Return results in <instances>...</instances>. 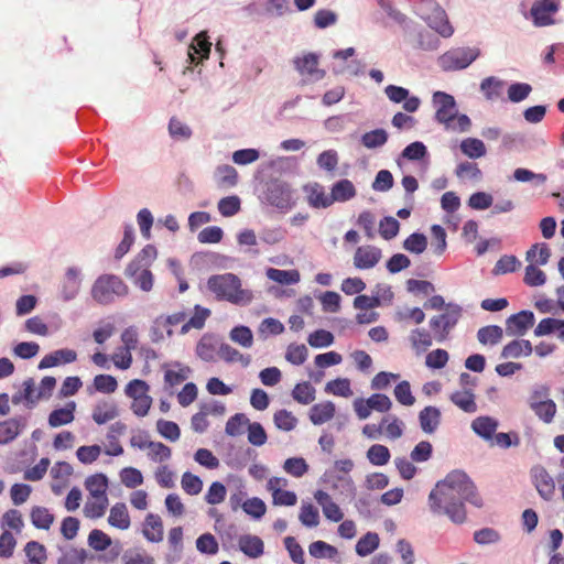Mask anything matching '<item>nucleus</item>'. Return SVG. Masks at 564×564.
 Instances as JSON below:
<instances>
[{
	"mask_svg": "<svg viewBox=\"0 0 564 564\" xmlns=\"http://www.w3.org/2000/svg\"><path fill=\"white\" fill-rule=\"evenodd\" d=\"M118 416L117 406L112 403H99L93 411V420L97 424H105Z\"/></svg>",
	"mask_w": 564,
	"mask_h": 564,
	"instance_id": "3c124183",
	"label": "nucleus"
},
{
	"mask_svg": "<svg viewBox=\"0 0 564 564\" xmlns=\"http://www.w3.org/2000/svg\"><path fill=\"white\" fill-rule=\"evenodd\" d=\"M210 315V310L200 305H195L194 315L186 321L181 327V334H187L192 328L202 329L205 325L206 319Z\"/></svg>",
	"mask_w": 564,
	"mask_h": 564,
	"instance_id": "e433bc0d",
	"label": "nucleus"
},
{
	"mask_svg": "<svg viewBox=\"0 0 564 564\" xmlns=\"http://www.w3.org/2000/svg\"><path fill=\"white\" fill-rule=\"evenodd\" d=\"M108 523L119 530L130 528L131 520L126 503L117 502L110 508Z\"/></svg>",
	"mask_w": 564,
	"mask_h": 564,
	"instance_id": "a878e982",
	"label": "nucleus"
},
{
	"mask_svg": "<svg viewBox=\"0 0 564 564\" xmlns=\"http://www.w3.org/2000/svg\"><path fill=\"white\" fill-rule=\"evenodd\" d=\"M214 177L217 185L221 187H232L238 182V173L236 169L228 164L217 166Z\"/></svg>",
	"mask_w": 564,
	"mask_h": 564,
	"instance_id": "4c0bfd02",
	"label": "nucleus"
},
{
	"mask_svg": "<svg viewBox=\"0 0 564 564\" xmlns=\"http://www.w3.org/2000/svg\"><path fill=\"white\" fill-rule=\"evenodd\" d=\"M61 556L57 564H85L87 552L84 549H76L73 546H58Z\"/></svg>",
	"mask_w": 564,
	"mask_h": 564,
	"instance_id": "c9c22d12",
	"label": "nucleus"
},
{
	"mask_svg": "<svg viewBox=\"0 0 564 564\" xmlns=\"http://www.w3.org/2000/svg\"><path fill=\"white\" fill-rule=\"evenodd\" d=\"M26 426V417L18 416L0 422V444L14 441Z\"/></svg>",
	"mask_w": 564,
	"mask_h": 564,
	"instance_id": "f3484780",
	"label": "nucleus"
},
{
	"mask_svg": "<svg viewBox=\"0 0 564 564\" xmlns=\"http://www.w3.org/2000/svg\"><path fill=\"white\" fill-rule=\"evenodd\" d=\"M171 552L166 554L165 561L167 564H175L181 560L183 551V529L181 527L172 528L167 536Z\"/></svg>",
	"mask_w": 564,
	"mask_h": 564,
	"instance_id": "b1692460",
	"label": "nucleus"
},
{
	"mask_svg": "<svg viewBox=\"0 0 564 564\" xmlns=\"http://www.w3.org/2000/svg\"><path fill=\"white\" fill-rule=\"evenodd\" d=\"M379 543L380 539L376 532H367L357 542L356 553L362 557L368 556L378 549Z\"/></svg>",
	"mask_w": 564,
	"mask_h": 564,
	"instance_id": "49530a36",
	"label": "nucleus"
},
{
	"mask_svg": "<svg viewBox=\"0 0 564 564\" xmlns=\"http://www.w3.org/2000/svg\"><path fill=\"white\" fill-rule=\"evenodd\" d=\"M109 505L108 498L89 497L84 506V514L89 519L101 518Z\"/></svg>",
	"mask_w": 564,
	"mask_h": 564,
	"instance_id": "c03bdc74",
	"label": "nucleus"
},
{
	"mask_svg": "<svg viewBox=\"0 0 564 564\" xmlns=\"http://www.w3.org/2000/svg\"><path fill=\"white\" fill-rule=\"evenodd\" d=\"M388 141V133L384 129H375L361 135V143L367 149H377Z\"/></svg>",
	"mask_w": 564,
	"mask_h": 564,
	"instance_id": "6e6d98bb",
	"label": "nucleus"
},
{
	"mask_svg": "<svg viewBox=\"0 0 564 564\" xmlns=\"http://www.w3.org/2000/svg\"><path fill=\"white\" fill-rule=\"evenodd\" d=\"M391 457L387 446L373 444L367 451V458L373 466H383L389 463Z\"/></svg>",
	"mask_w": 564,
	"mask_h": 564,
	"instance_id": "603ef678",
	"label": "nucleus"
},
{
	"mask_svg": "<svg viewBox=\"0 0 564 564\" xmlns=\"http://www.w3.org/2000/svg\"><path fill=\"white\" fill-rule=\"evenodd\" d=\"M85 487L93 498H108V478L104 474H95L89 476L85 480Z\"/></svg>",
	"mask_w": 564,
	"mask_h": 564,
	"instance_id": "c756f323",
	"label": "nucleus"
},
{
	"mask_svg": "<svg viewBox=\"0 0 564 564\" xmlns=\"http://www.w3.org/2000/svg\"><path fill=\"white\" fill-rule=\"evenodd\" d=\"M142 533L149 542H161L163 540V522L160 516L149 513L145 517Z\"/></svg>",
	"mask_w": 564,
	"mask_h": 564,
	"instance_id": "4be33fe9",
	"label": "nucleus"
},
{
	"mask_svg": "<svg viewBox=\"0 0 564 564\" xmlns=\"http://www.w3.org/2000/svg\"><path fill=\"white\" fill-rule=\"evenodd\" d=\"M75 409L76 403L69 401L64 408L53 410L48 415V425L51 427H58L73 422Z\"/></svg>",
	"mask_w": 564,
	"mask_h": 564,
	"instance_id": "cd10ccee",
	"label": "nucleus"
},
{
	"mask_svg": "<svg viewBox=\"0 0 564 564\" xmlns=\"http://www.w3.org/2000/svg\"><path fill=\"white\" fill-rule=\"evenodd\" d=\"M432 101L436 109L435 120L444 124L446 130L469 131L471 121L467 115H458L457 104L452 95L435 91Z\"/></svg>",
	"mask_w": 564,
	"mask_h": 564,
	"instance_id": "7ed1b4c3",
	"label": "nucleus"
},
{
	"mask_svg": "<svg viewBox=\"0 0 564 564\" xmlns=\"http://www.w3.org/2000/svg\"><path fill=\"white\" fill-rule=\"evenodd\" d=\"M196 549L202 554L215 555L218 553L219 545L212 533H204L197 538Z\"/></svg>",
	"mask_w": 564,
	"mask_h": 564,
	"instance_id": "e2e57ef3",
	"label": "nucleus"
},
{
	"mask_svg": "<svg viewBox=\"0 0 564 564\" xmlns=\"http://www.w3.org/2000/svg\"><path fill=\"white\" fill-rule=\"evenodd\" d=\"M308 553L315 558L335 560L338 555V550L324 541H315L310 544Z\"/></svg>",
	"mask_w": 564,
	"mask_h": 564,
	"instance_id": "8fccbe9b",
	"label": "nucleus"
},
{
	"mask_svg": "<svg viewBox=\"0 0 564 564\" xmlns=\"http://www.w3.org/2000/svg\"><path fill=\"white\" fill-rule=\"evenodd\" d=\"M77 352L73 349L63 348L54 350L51 354L45 355L40 361L39 369H47L61 365L72 364L76 361Z\"/></svg>",
	"mask_w": 564,
	"mask_h": 564,
	"instance_id": "dca6fc26",
	"label": "nucleus"
},
{
	"mask_svg": "<svg viewBox=\"0 0 564 564\" xmlns=\"http://www.w3.org/2000/svg\"><path fill=\"white\" fill-rule=\"evenodd\" d=\"M299 519L307 528H315L319 524L318 510L312 503H302Z\"/></svg>",
	"mask_w": 564,
	"mask_h": 564,
	"instance_id": "0e129e2a",
	"label": "nucleus"
},
{
	"mask_svg": "<svg viewBox=\"0 0 564 564\" xmlns=\"http://www.w3.org/2000/svg\"><path fill=\"white\" fill-rule=\"evenodd\" d=\"M521 262L516 256L505 254L495 264L492 273L496 275L514 272Z\"/></svg>",
	"mask_w": 564,
	"mask_h": 564,
	"instance_id": "69168bd1",
	"label": "nucleus"
},
{
	"mask_svg": "<svg viewBox=\"0 0 564 564\" xmlns=\"http://www.w3.org/2000/svg\"><path fill=\"white\" fill-rule=\"evenodd\" d=\"M451 401L466 413H475L477 411L475 395L470 390L452 393Z\"/></svg>",
	"mask_w": 564,
	"mask_h": 564,
	"instance_id": "58836bf2",
	"label": "nucleus"
},
{
	"mask_svg": "<svg viewBox=\"0 0 564 564\" xmlns=\"http://www.w3.org/2000/svg\"><path fill=\"white\" fill-rule=\"evenodd\" d=\"M169 133L174 140L186 141L192 137V129L180 119L173 117L169 122Z\"/></svg>",
	"mask_w": 564,
	"mask_h": 564,
	"instance_id": "bf43d9fd",
	"label": "nucleus"
},
{
	"mask_svg": "<svg viewBox=\"0 0 564 564\" xmlns=\"http://www.w3.org/2000/svg\"><path fill=\"white\" fill-rule=\"evenodd\" d=\"M460 151L469 159H479L486 155L485 143L476 138H466L460 142Z\"/></svg>",
	"mask_w": 564,
	"mask_h": 564,
	"instance_id": "79ce46f5",
	"label": "nucleus"
},
{
	"mask_svg": "<svg viewBox=\"0 0 564 564\" xmlns=\"http://www.w3.org/2000/svg\"><path fill=\"white\" fill-rule=\"evenodd\" d=\"M156 431L162 437L170 442H176L181 436V430L173 421H166L163 419L158 420Z\"/></svg>",
	"mask_w": 564,
	"mask_h": 564,
	"instance_id": "680f3d73",
	"label": "nucleus"
},
{
	"mask_svg": "<svg viewBox=\"0 0 564 564\" xmlns=\"http://www.w3.org/2000/svg\"><path fill=\"white\" fill-rule=\"evenodd\" d=\"M455 175L462 180H479L481 177V171L476 163L465 161L460 162L455 169Z\"/></svg>",
	"mask_w": 564,
	"mask_h": 564,
	"instance_id": "338daca9",
	"label": "nucleus"
},
{
	"mask_svg": "<svg viewBox=\"0 0 564 564\" xmlns=\"http://www.w3.org/2000/svg\"><path fill=\"white\" fill-rule=\"evenodd\" d=\"M356 196V188L351 181L344 178L336 182L332 187L330 199L335 202H347Z\"/></svg>",
	"mask_w": 564,
	"mask_h": 564,
	"instance_id": "7c9ffc66",
	"label": "nucleus"
},
{
	"mask_svg": "<svg viewBox=\"0 0 564 564\" xmlns=\"http://www.w3.org/2000/svg\"><path fill=\"white\" fill-rule=\"evenodd\" d=\"M259 198L261 203L274 207L281 213L291 210L297 203L296 193L291 184L280 178L265 182Z\"/></svg>",
	"mask_w": 564,
	"mask_h": 564,
	"instance_id": "39448f33",
	"label": "nucleus"
},
{
	"mask_svg": "<svg viewBox=\"0 0 564 564\" xmlns=\"http://www.w3.org/2000/svg\"><path fill=\"white\" fill-rule=\"evenodd\" d=\"M24 552L29 564H44L47 557L45 546L36 541L28 542L24 546Z\"/></svg>",
	"mask_w": 564,
	"mask_h": 564,
	"instance_id": "4d7b16f0",
	"label": "nucleus"
},
{
	"mask_svg": "<svg viewBox=\"0 0 564 564\" xmlns=\"http://www.w3.org/2000/svg\"><path fill=\"white\" fill-rule=\"evenodd\" d=\"M427 247V239L423 234H411L403 242V248L412 253L421 254Z\"/></svg>",
	"mask_w": 564,
	"mask_h": 564,
	"instance_id": "774afa93",
	"label": "nucleus"
},
{
	"mask_svg": "<svg viewBox=\"0 0 564 564\" xmlns=\"http://www.w3.org/2000/svg\"><path fill=\"white\" fill-rule=\"evenodd\" d=\"M267 276L276 283L291 285L300 281V273L296 270H280L270 268L267 270Z\"/></svg>",
	"mask_w": 564,
	"mask_h": 564,
	"instance_id": "09e8293b",
	"label": "nucleus"
},
{
	"mask_svg": "<svg viewBox=\"0 0 564 564\" xmlns=\"http://www.w3.org/2000/svg\"><path fill=\"white\" fill-rule=\"evenodd\" d=\"M314 499L321 506L323 514L326 517V519L333 522H339L343 520L344 513L339 506L333 501L329 494L324 490H317L314 494Z\"/></svg>",
	"mask_w": 564,
	"mask_h": 564,
	"instance_id": "6ab92c4d",
	"label": "nucleus"
},
{
	"mask_svg": "<svg viewBox=\"0 0 564 564\" xmlns=\"http://www.w3.org/2000/svg\"><path fill=\"white\" fill-rule=\"evenodd\" d=\"M316 390L308 381L295 384L292 398L300 404H310L315 400Z\"/></svg>",
	"mask_w": 564,
	"mask_h": 564,
	"instance_id": "a18cd8bd",
	"label": "nucleus"
},
{
	"mask_svg": "<svg viewBox=\"0 0 564 564\" xmlns=\"http://www.w3.org/2000/svg\"><path fill=\"white\" fill-rule=\"evenodd\" d=\"M419 421L422 431L426 434H432L441 423V411L436 406H425L419 413Z\"/></svg>",
	"mask_w": 564,
	"mask_h": 564,
	"instance_id": "393cba45",
	"label": "nucleus"
},
{
	"mask_svg": "<svg viewBox=\"0 0 564 564\" xmlns=\"http://www.w3.org/2000/svg\"><path fill=\"white\" fill-rule=\"evenodd\" d=\"M530 408L545 423H551L556 413V404L551 399L531 401Z\"/></svg>",
	"mask_w": 564,
	"mask_h": 564,
	"instance_id": "473e14b6",
	"label": "nucleus"
},
{
	"mask_svg": "<svg viewBox=\"0 0 564 564\" xmlns=\"http://www.w3.org/2000/svg\"><path fill=\"white\" fill-rule=\"evenodd\" d=\"M207 286L218 300H225L236 305H247L253 299L252 292L242 289L240 279L234 273L212 275L207 281Z\"/></svg>",
	"mask_w": 564,
	"mask_h": 564,
	"instance_id": "f03ea898",
	"label": "nucleus"
},
{
	"mask_svg": "<svg viewBox=\"0 0 564 564\" xmlns=\"http://www.w3.org/2000/svg\"><path fill=\"white\" fill-rule=\"evenodd\" d=\"M273 422L276 429L284 432H290L296 427L299 421L292 412L282 409L274 413Z\"/></svg>",
	"mask_w": 564,
	"mask_h": 564,
	"instance_id": "5fc2aeb1",
	"label": "nucleus"
},
{
	"mask_svg": "<svg viewBox=\"0 0 564 564\" xmlns=\"http://www.w3.org/2000/svg\"><path fill=\"white\" fill-rule=\"evenodd\" d=\"M87 543L93 550L97 552L106 551L109 549L107 555L105 556L109 562L115 561L121 552V546L119 544L112 546L111 538L99 529H94L90 531Z\"/></svg>",
	"mask_w": 564,
	"mask_h": 564,
	"instance_id": "9d476101",
	"label": "nucleus"
},
{
	"mask_svg": "<svg viewBox=\"0 0 564 564\" xmlns=\"http://www.w3.org/2000/svg\"><path fill=\"white\" fill-rule=\"evenodd\" d=\"M173 335V329L165 321L164 315H160L154 318L152 325L150 327V338L152 343H160L164 340V338L171 337Z\"/></svg>",
	"mask_w": 564,
	"mask_h": 564,
	"instance_id": "37998d69",
	"label": "nucleus"
},
{
	"mask_svg": "<svg viewBox=\"0 0 564 564\" xmlns=\"http://www.w3.org/2000/svg\"><path fill=\"white\" fill-rule=\"evenodd\" d=\"M189 368L182 366L180 362L172 365V368L166 369L164 373V381L167 386L174 387L181 384L189 376Z\"/></svg>",
	"mask_w": 564,
	"mask_h": 564,
	"instance_id": "de8ad7c7",
	"label": "nucleus"
},
{
	"mask_svg": "<svg viewBox=\"0 0 564 564\" xmlns=\"http://www.w3.org/2000/svg\"><path fill=\"white\" fill-rule=\"evenodd\" d=\"M432 242L431 249L434 254L442 256L447 248V235L441 225H433L431 227Z\"/></svg>",
	"mask_w": 564,
	"mask_h": 564,
	"instance_id": "864d4df0",
	"label": "nucleus"
},
{
	"mask_svg": "<svg viewBox=\"0 0 564 564\" xmlns=\"http://www.w3.org/2000/svg\"><path fill=\"white\" fill-rule=\"evenodd\" d=\"M335 410L332 401L314 404L310 410V420L314 425H322L334 417Z\"/></svg>",
	"mask_w": 564,
	"mask_h": 564,
	"instance_id": "bb28decb",
	"label": "nucleus"
},
{
	"mask_svg": "<svg viewBox=\"0 0 564 564\" xmlns=\"http://www.w3.org/2000/svg\"><path fill=\"white\" fill-rule=\"evenodd\" d=\"M283 469L286 474L301 478L308 471V465L303 457H291L284 462Z\"/></svg>",
	"mask_w": 564,
	"mask_h": 564,
	"instance_id": "052dcab7",
	"label": "nucleus"
},
{
	"mask_svg": "<svg viewBox=\"0 0 564 564\" xmlns=\"http://www.w3.org/2000/svg\"><path fill=\"white\" fill-rule=\"evenodd\" d=\"M129 286L116 274L104 273L97 276L90 288V296L95 303L108 306L128 296Z\"/></svg>",
	"mask_w": 564,
	"mask_h": 564,
	"instance_id": "20e7f679",
	"label": "nucleus"
},
{
	"mask_svg": "<svg viewBox=\"0 0 564 564\" xmlns=\"http://www.w3.org/2000/svg\"><path fill=\"white\" fill-rule=\"evenodd\" d=\"M431 12L423 13V19L426 21L429 26L434 30L438 35H452L454 30L449 24L447 14L438 4L431 1Z\"/></svg>",
	"mask_w": 564,
	"mask_h": 564,
	"instance_id": "9b49d317",
	"label": "nucleus"
},
{
	"mask_svg": "<svg viewBox=\"0 0 564 564\" xmlns=\"http://www.w3.org/2000/svg\"><path fill=\"white\" fill-rule=\"evenodd\" d=\"M295 68L301 75H306L312 80H321L325 76V70L318 68V56L314 53L305 54L294 59Z\"/></svg>",
	"mask_w": 564,
	"mask_h": 564,
	"instance_id": "2eb2a0df",
	"label": "nucleus"
},
{
	"mask_svg": "<svg viewBox=\"0 0 564 564\" xmlns=\"http://www.w3.org/2000/svg\"><path fill=\"white\" fill-rule=\"evenodd\" d=\"M434 335H432L427 329L420 327L412 329L409 335L411 347L416 351V354L424 352L429 347H431Z\"/></svg>",
	"mask_w": 564,
	"mask_h": 564,
	"instance_id": "c85d7f7f",
	"label": "nucleus"
},
{
	"mask_svg": "<svg viewBox=\"0 0 564 564\" xmlns=\"http://www.w3.org/2000/svg\"><path fill=\"white\" fill-rule=\"evenodd\" d=\"M218 356L228 364L239 362L242 367H248L251 362L250 355L241 354L239 350L226 343L219 345Z\"/></svg>",
	"mask_w": 564,
	"mask_h": 564,
	"instance_id": "2f4dec72",
	"label": "nucleus"
},
{
	"mask_svg": "<svg viewBox=\"0 0 564 564\" xmlns=\"http://www.w3.org/2000/svg\"><path fill=\"white\" fill-rule=\"evenodd\" d=\"M503 337V329L498 325H487L477 330V339L484 346L498 345Z\"/></svg>",
	"mask_w": 564,
	"mask_h": 564,
	"instance_id": "72a5a7b5",
	"label": "nucleus"
},
{
	"mask_svg": "<svg viewBox=\"0 0 564 564\" xmlns=\"http://www.w3.org/2000/svg\"><path fill=\"white\" fill-rule=\"evenodd\" d=\"M83 283L82 270L77 267L66 269L59 283L58 296L63 302H70L77 297Z\"/></svg>",
	"mask_w": 564,
	"mask_h": 564,
	"instance_id": "6e6552de",
	"label": "nucleus"
},
{
	"mask_svg": "<svg viewBox=\"0 0 564 564\" xmlns=\"http://www.w3.org/2000/svg\"><path fill=\"white\" fill-rule=\"evenodd\" d=\"M465 502L476 508L484 506V500L470 477L463 470H453L437 481L429 495V506L434 514H445L455 524L467 520Z\"/></svg>",
	"mask_w": 564,
	"mask_h": 564,
	"instance_id": "f257e3e1",
	"label": "nucleus"
},
{
	"mask_svg": "<svg viewBox=\"0 0 564 564\" xmlns=\"http://www.w3.org/2000/svg\"><path fill=\"white\" fill-rule=\"evenodd\" d=\"M31 522L36 529L48 530L54 522V514L45 507H33L30 513Z\"/></svg>",
	"mask_w": 564,
	"mask_h": 564,
	"instance_id": "ea45409f",
	"label": "nucleus"
},
{
	"mask_svg": "<svg viewBox=\"0 0 564 564\" xmlns=\"http://www.w3.org/2000/svg\"><path fill=\"white\" fill-rule=\"evenodd\" d=\"M382 258L381 249L376 246L358 247L354 254V265L359 270L375 268Z\"/></svg>",
	"mask_w": 564,
	"mask_h": 564,
	"instance_id": "ddd939ff",
	"label": "nucleus"
},
{
	"mask_svg": "<svg viewBox=\"0 0 564 564\" xmlns=\"http://www.w3.org/2000/svg\"><path fill=\"white\" fill-rule=\"evenodd\" d=\"M479 55L477 47H456L441 55L437 63L445 72L459 70L468 67Z\"/></svg>",
	"mask_w": 564,
	"mask_h": 564,
	"instance_id": "0eeeda50",
	"label": "nucleus"
},
{
	"mask_svg": "<svg viewBox=\"0 0 564 564\" xmlns=\"http://www.w3.org/2000/svg\"><path fill=\"white\" fill-rule=\"evenodd\" d=\"M530 476L539 496L545 501H551L555 495V481L545 467L533 466Z\"/></svg>",
	"mask_w": 564,
	"mask_h": 564,
	"instance_id": "1a4fd4ad",
	"label": "nucleus"
},
{
	"mask_svg": "<svg viewBox=\"0 0 564 564\" xmlns=\"http://www.w3.org/2000/svg\"><path fill=\"white\" fill-rule=\"evenodd\" d=\"M218 347L215 338L210 335H204L196 346L197 356L204 361H215Z\"/></svg>",
	"mask_w": 564,
	"mask_h": 564,
	"instance_id": "f704fd0d",
	"label": "nucleus"
},
{
	"mask_svg": "<svg viewBox=\"0 0 564 564\" xmlns=\"http://www.w3.org/2000/svg\"><path fill=\"white\" fill-rule=\"evenodd\" d=\"M535 317L531 311H520L506 319V333L509 336H523L534 324Z\"/></svg>",
	"mask_w": 564,
	"mask_h": 564,
	"instance_id": "f8f14e48",
	"label": "nucleus"
},
{
	"mask_svg": "<svg viewBox=\"0 0 564 564\" xmlns=\"http://www.w3.org/2000/svg\"><path fill=\"white\" fill-rule=\"evenodd\" d=\"M551 257L550 248L546 243H534L525 253V260L529 264L544 265Z\"/></svg>",
	"mask_w": 564,
	"mask_h": 564,
	"instance_id": "a19ab883",
	"label": "nucleus"
},
{
	"mask_svg": "<svg viewBox=\"0 0 564 564\" xmlns=\"http://www.w3.org/2000/svg\"><path fill=\"white\" fill-rule=\"evenodd\" d=\"M460 316L462 307L454 303H448L444 313L433 316L429 324L434 339L437 343L445 341L457 325Z\"/></svg>",
	"mask_w": 564,
	"mask_h": 564,
	"instance_id": "423d86ee",
	"label": "nucleus"
},
{
	"mask_svg": "<svg viewBox=\"0 0 564 564\" xmlns=\"http://www.w3.org/2000/svg\"><path fill=\"white\" fill-rule=\"evenodd\" d=\"M209 37H192L187 55L192 64L198 65L204 59L208 58L213 43L208 41Z\"/></svg>",
	"mask_w": 564,
	"mask_h": 564,
	"instance_id": "aec40b11",
	"label": "nucleus"
},
{
	"mask_svg": "<svg viewBox=\"0 0 564 564\" xmlns=\"http://www.w3.org/2000/svg\"><path fill=\"white\" fill-rule=\"evenodd\" d=\"M498 425L499 423L496 419L488 415H482L476 417L471 422V430L474 431L475 434H477L485 441H491Z\"/></svg>",
	"mask_w": 564,
	"mask_h": 564,
	"instance_id": "5701e85b",
	"label": "nucleus"
},
{
	"mask_svg": "<svg viewBox=\"0 0 564 564\" xmlns=\"http://www.w3.org/2000/svg\"><path fill=\"white\" fill-rule=\"evenodd\" d=\"M229 338L243 348H250L253 345L252 332L243 325L234 327L229 333Z\"/></svg>",
	"mask_w": 564,
	"mask_h": 564,
	"instance_id": "13d9d810",
	"label": "nucleus"
},
{
	"mask_svg": "<svg viewBox=\"0 0 564 564\" xmlns=\"http://www.w3.org/2000/svg\"><path fill=\"white\" fill-rule=\"evenodd\" d=\"M238 546L239 550L250 558H258L264 553V543L258 535H240Z\"/></svg>",
	"mask_w": 564,
	"mask_h": 564,
	"instance_id": "412c9836",
	"label": "nucleus"
},
{
	"mask_svg": "<svg viewBox=\"0 0 564 564\" xmlns=\"http://www.w3.org/2000/svg\"><path fill=\"white\" fill-rule=\"evenodd\" d=\"M303 191L306 194L307 203L313 208H327L332 205L330 195L325 193V188L319 183H310L304 185Z\"/></svg>",
	"mask_w": 564,
	"mask_h": 564,
	"instance_id": "a211bd4d",
	"label": "nucleus"
},
{
	"mask_svg": "<svg viewBox=\"0 0 564 564\" xmlns=\"http://www.w3.org/2000/svg\"><path fill=\"white\" fill-rule=\"evenodd\" d=\"M558 10L554 0H538L531 8V15L536 25H549L554 21L552 15Z\"/></svg>",
	"mask_w": 564,
	"mask_h": 564,
	"instance_id": "4468645a",
	"label": "nucleus"
}]
</instances>
